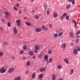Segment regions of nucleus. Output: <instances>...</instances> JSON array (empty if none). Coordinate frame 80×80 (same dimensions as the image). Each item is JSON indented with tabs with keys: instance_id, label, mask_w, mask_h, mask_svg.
I'll list each match as a JSON object with an SVG mask.
<instances>
[{
	"instance_id": "dca6fc26",
	"label": "nucleus",
	"mask_w": 80,
	"mask_h": 80,
	"mask_svg": "<svg viewBox=\"0 0 80 80\" xmlns=\"http://www.w3.org/2000/svg\"><path fill=\"white\" fill-rule=\"evenodd\" d=\"M34 47L36 50H39L40 49V47L38 45L35 46Z\"/></svg>"
},
{
	"instance_id": "f3484780",
	"label": "nucleus",
	"mask_w": 80,
	"mask_h": 80,
	"mask_svg": "<svg viewBox=\"0 0 80 80\" xmlns=\"http://www.w3.org/2000/svg\"><path fill=\"white\" fill-rule=\"evenodd\" d=\"M66 44L65 43H64L62 45V48H66Z\"/></svg>"
},
{
	"instance_id": "5fc2aeb1",
	"label": "nucleus",
	"mask_w": 80,
	"mask_h": 80,
	"mask_svg": "<svg viewBox=\"0 0 80 80\" xmlns=\"http://www.w3.org/2000/svg\"><path fill=\"white\" fill-rule=\"evenodd\" d=\"M42 28H43V29H44L45 28V27L43 26H42Z\"/></svg>"
},
{
	"instance_id": "c85d7f7f",
	"label": "nucleus",
	"mask_w": 80,
	"mask_h": 80,
	"mask_svg": "<svg viewBox=\"0 0 80 80\" xmlns=\"http://www.w3.org/2000/svg\"><path fill=\"white\" fill-rule=\"evenodd\" d=\"M73 73V69H72L70 71V75H72Z\"/></svg>"
},
{
	"instance_id": "7c9ffc66",
	"label": "nucleus",
	"mask_w": 80,
	"mask_h": 80,
	"mask_svg": "<svg viewBox=\"0 0 80 80\" xmlns=\"http://www.w3.org/2000/svg\"><path fill=\"white\" fill-rule=\"evenodd\" d=\"M48 55H45L44 56V58L45 59H48Z\"/></svg>"
},
{
	"instance_id": "4be33fe9",
	"label": "nucleus",
	"mask_w": 80,
	"mask_h": 80,
	"mask_svg": "<svg viewBox=\"0 0 80 80\" xmlns=\"http://www.w3.org/2000/svg\"><path fill=\"white\" fill-rule=\"evenodd\" d=\"M58 37V34L56 33L54 34V38H56Z\"/></svg>"
},
{
	"instance_id": "c756f323",
	"label": "nucleus",
	"mask_w": 80,
	"mask_h": 80,
	"mask_svg": "<svg viewBox=\"0 0 80 80\" xmlns=\"http://www.w3.org/2000/svg\"><path fill=\"white\" fill-rule=\"evenodd\" d=\"M3 56V53L2 52H0V57H2Z\"/></svg>"
},
{
	"instance_id": "72a5a7b5",
	"label": "nucleus",
	"mask_w": 80,
	"mask_h": 80,
	"mask_svg": "<svg viewBox=\"0 0 80 80\" xmlns=\"http://www.w3.org/2000/svg\"><path fill=\"white\" fill-rule=\"evenodd\" d=\"M7 25L9 27H11V24H10V23L9 22H8L7 23Z\"/></svg>"
},
{
	"instance_id": "7ed1b4c3",
	"label": "nucleus",
	"mask_w": 80,
	"mask_h": 80,
	"mask_svg": "<svg viewBox=\"0 0 80 80\" xmlns=\"http://www.w3.org/2000/svg\"><path fill=\"white\" fill-rule=\"evenodd\" d=\"M67 15V13L65 12L60 17V19L61 20H63V18H64Z\"/></svg>"
},
{
	"instance_id": "8fccbe9b",
	"label": "nucleus",
	"mask_w": 80,
	"mask_h": 80,
	"mask_svg": "<svg viewBox=\"0 0 80 80\" xmlns=\"http://www.w3.org/2000/svg\"><path fill=\"white\" fill-rule=\"evenodd\" d=\"M77 50H78V52H79V51H80V48H77Z\"/></svg>"
},
{
	"instance_id": "f8f14e48",
	"label": "nucleus",
	"mask_w": 80,
	"mask_h": 80,
	"mask_svg": "<svg viewBox=\"0 0 80 80\" xmlns=\"http://www.w3.org/2000/svg\"><path fill=\"white\" fill-rule=\"evenodd\" d=\"M21 79V77L20 76H19L16 78H14V80H20Z\"/></svg>"
},
{
	"instance_id": "4d7b16f0",
	"label": "nucleus",
	"mask_w": 80,
	"mask_h": 80,
	"mask_svg": "<svg viewBox=\"0 0 80 80\" xmlns=\"http://www.w3.org/2000/svg\"><path fill=\"white\" fill-rule=\"evenodd\" d=\"M17 6H18V7H19V4L17 3L16 4Z\"/></svg>"
},
{
	"instance_id": "69168bd1",
	"label": "nucleus",
	"mask_w": 80,
	"mask_h": 80,
	"mask_svg": "<svg viewBox=\"0 0 80 80\" xmlns=\"http://www.w3.org/2000/svg\"><path fill=\"white\" fill-rule=\"evenodd\" d=\"M18 2H21V0H17Z\"/></svg>"
},
{
	"instance_id": "6e6d98bb",
	"label": "nucleus",
	"mask_w": 80,
	"mask_h": 80,
	"mask_svg": "<svg viewBox=\"0 0 80 80\" xmlns=\"http://www.w3.org/2000/svg\"><path fill=\"white\" fill-rule=\"evenodd\" d=\"M0 30H1V31H3V29H2V28H0Z\"/></svg>"
},
{
	"instance_id": "49530a36",
	"label": "nucleus",
	"mask_w": 80,
	"mask_h": 80,
	"mask_svg": "<svg viewBox=\"0 0 80 80\" xmlns=\"http://www.w3.org/2000/svg\"><path fill=\"white\" fill-rule=\"evenodd\" d=\"M49 11H48V10L47 11V14L48 15H49Z\"/></svg>"
},
{
	"instance_id": "6ab92c4d",
	"label": "nucleus",
	"mask_w": 80,
	"mask_h": 80,
	"mask_svg": "<svg viewBox=\"0 0 80 80\" xmlns=\"http://www.w3.org/2000/svg\"><path fill=\"white\" fill-rule=\"evenodd\" d=\"M64 61L65 62H66V63H67V64H68V59L67 58H65L64 60Z\"/></svg>"
},
{
	"instance_id": "58836bf2",
	"label": "nucleus",
	"mask_w": 80,
	"mask_h": 80,
	"mask_svg": "<svg viewBox=\"0 0 80 80\" xmlns=\"http://www.w3.org/2000/svg\"><path fill=\"white\" fill-rule=\"evenodd\" d=\"M38 58H40L41 57H42V54H39L38 55Z\"/></svg>"
},
{
	"instance_id": "a19ab883",
	"label": "nucleus",
	"mask_w": 80,
	"mask_h": 80,
	"mask_svg": "<svg viewBox=\"0 0 80 80\" xmlns=\"http://www.w3.org/2000/svg\"><path fill=\"white\" fill-rule=\"evenodd\" d=\"M37 50H38L36 49H34V53H37Z\"/></svg>"
},
{
	"instance_id": "864d4df0",
	"label": "nucleus",
	"mask_w": 80,
	"mask_h": 80,
	"mask_svg": "<svg viewBox=\"0 0 80 80\" xmlns=\"http://www.w3.org/2000/svg\"><path fill=\"white\" fill-rule=\"evenodd\" d=\"M12 60H14V59H15V58L13 56H12Z\"/></svg>"
},
{
	"instance_id": "c9c22d12",
	"label": "nucleus",
	"mask_w": 80,
	"mask_h": 80,
	"mask_svg": "<svg viewBox=\"0 0 80 80\" xmlns=\"http://www.w3.org/2000/svg\"><path fill=\"white\" fill-rule=\"evenodd\" d=\"M66 19L67 20H69V16H66Z\"/></svg>"
},
{
	"instance_id": "9d476101",
	"label": "nucleus",
	"mask_w": 80,
	"mask_h": 80,
	"mask_svg": "<svg viewBox=\"0 0 80 80\" xmlns=\"http://www.w3.org/2000/svg\"><path fill=\"white\" fill-rule=\"evenodd\" d=\"M13 31L15 34L17 33V30L16 28L14 27L13 28Z\"/></svg>"
},
{
	"instance_id": "f704fd0d",
	"label": "nucleus",
	"mask_w": 80,
	"mask_h": 80,
	"mask_svg": "<svg viewBox=\"0 0 80 80\" xmlns=\"http://www.w3.org/2000/svg\"><path fill=\"white\" fill-rule=\"evenodd\" d=\"M27 48V46L25 45L23 46V49L24 50H26Z\"/></svg>"
},
{
	"instance_id": "b1692460",
	"label": "nucleus",
	"mask_w": 80,
	"mask_h": 80,
	"mask_svg": "<svg viewBox=\"0 0 80 80\" xmlns=\"http://www.w3.org/2000/svg\"><path fill=\"white\" fill-rule=\"evenodd\" d=\"M23 53H24V52L23 50H21L19 52L20 55H22V54H23Z\"/></svg>"
},
{
	"instance_id": "052dcab7",
	"label": "nucleus",
	"mask_w": 80,
	"mask_h": 80,
	"mask_svg": "<svg viewBox=\"0 0 80 80\" xmlns=\"http://www.w3.org/2000/svg\"><path fill=\"white\" fill-rule=\"evenodd\" d=\"M35 0H31V2H34Z\"/></svg>"
},
{
	"instance_id": "cd10ccee",
	"label": "nucleus",
	"mask_w": 80,
	"mask_h": 80,
	"mask_svg": "<svg viewBox=\"0 0 80 80\" xmlns=\"http://www.w3.org/2000/svg\"><path fill=\"white\" fill-rule=\"evenodd\" d=\"M3 45H7L8 44V43L7 42H4L3 43Z\"/></svg>"
},
{
	"instance_id": "1a4fd4ad",
	"label": "nucleus",
	"mask_w": 80,
	"mask_h": 80,
	"mask_svg": "<svg viewBox=\"0 0 80 80\" xmlns=\"http://www.w3.org/2000/svg\"><path fill=\"white\" fill-rule=\"evenodd\" d=\"M26 24V25H27L28 26H31L32 25V23L29 22H25Z\"/></svg>"
},
{
	"instance_id": "9b49d317",
	"label": "nucleus",
	"mask_w": 80,
	"mask_h": 80,
	"mask_svg": "<svg viewBox=\"0 0 80 80\" xmlns=\"http://www.w3.org/2000/svg\"><path fill=\"white\" fill-rule=\"evenodd\" d=\"M58 16V14L57 12H54L53 14V17H54V18H57V16Z\"/></svg>"
},
{
	"instance_id": "f03ea898",
	"label": "nucleus",
	"mask_w": 80,
	"mask_h": 80,
	"mask_svg": "<svg viewBox=\"0 0 80 80\" xmlns=\"http://www.w3.org/2000/svg\"><path fill=\"white\" fill-rule=\"evenodd\" d=\"M4 13L5 14V18H8V17L10 16V13L7 11H5Z\"/></svg>"
},
{
	"instance_id": "ddd939ff",
	"label": "nucleus",
	"mask_w": 80,
	"mask_h": 80,
	"mask_svg": "<svg viewBox=\"0 0 80 80\" xmlns=\"http://www.w3.org/2000/svg\"><path fill=\"white\" fill-rule=\"evenodd\" d=\"M29 55L30 56H33V52L32 51H29Z\"/></svg>"
},
{
	"instance_id": "37998d69",
	"label": "nucleus",
	"mask_w": 80,
	"mask_h": 80,
	"mask_svg": "<svg viewBox=\"0 0 80 80\" xmlns=\"http://www.w3.org/2000/svg\"><path fill=\"white\" fill-rule=\"evenodd\" d=\"M73 5H74L75 4V0H72V2Z\"/></svg>"
},
{
	"instance_id": "13d9d810",
	"label": "nucleus",
	"mask_w": 80,
	"mask_h": 80,
	"mask_svg": "<svg viewBox=\"0 0 80 80\" xmlns=\"http://www.w3.org/2000/svg\"><path fill=\"white\" fill-rule=\"evenodd\" d=\"M58 80H63V79H62V78H60Z\"/></svg>"
},
{
	"instance_id": "0eeeda50",
	"label": "nucleus",
	"mask_w": 80,
	"mask_h": 80,
	"mask_svg": "<svg viewBox=\"0 0 80 80\" xmlns=\"http://www.w3.org/2000/svg\"><path fill=\"white\" fill-rule=\"evenodd\" d=\"M72 22H73V23H74L75 27H76L77 24V22H76V20H75V19H73L72 20Z\"/></svg>"
},
{
	"instance_id": "603ef678",
	"label": "nucleus",
	"mask_w": 80,
	"mask_h": 80,
	"mask_svg": "<svg viewBox=\"0 0 80 80\" xmlns=\"http://www.w3.org/2000/svg\"><path fill=\"white\" fill-rule=\"evenodd\" d=\"M29 72L28 71H26V74H28Z\"/></svg>"
},
{
	"instance_id": "20e7f679",
	"label": "nucleus",
	"mask_w": 80,
	"mask_h": 80,
	"mask_svg": "<svg viewBox=\"0 0 80 80\" xmlns=\"http://www.w3.org/2000/svg\"><path fill=\"white\" fill-rule=\"evenodd\" d=\"M20 22H21V21L19 19L16 20V22L17 24V26L20 27Z\"/></svg>"
},
{
	"instance_id": "473e14b6",
	"label": "nucleus",
	"mask_w": 80,
	"mask_h": 80,
	"mask_svg": "<svg viewBox=\"0 0 80 80\" xmlns=\"http://www.w3.org/2000/svg\"><path fill=\"white\" fill-rule=\"evenodd\" d=\"M62 66L59 65L58 66V69H62Z\"/></svg>"
},
{
	"instance_id": "6e6552de",
	"label": "nucleus",
	"mask_w": 80,
	"mask_h": 80,
	"mask_svg": "<svg viewBox=\"0 0 80 80\" xmlns=\"http://www.w3.org/2000/svg\"><path fill=\"white\" fill-rule=\"evenodd\" d=\"M41 30L40 28H37L36 29L35 31L37 32H41Z\"/></svg>"
},
{
	"instance_id": "4c0bfd02",
	"label": "nucleus",
	"mask_w": 80,
	"mask_h": 80,
	"mask_svg": "<svg viewBox=\"0 0 80 80\" xmlns=\"http://www.w3.org/2000/svg\"><path fill=\"white\" fill-rule=\"evenodd\" d=\"M44 61L46 62L47 63H48V59H44Z\"/></svg>"
},
{
	"instance_id": "a878e982",
	"label": "nucleus",
	"mask_w": 80,
	"mask_h": 80,
	"mask_svg": "<svg viewBox=\"0 0 80 80\" xmlns=\"http://www.w3.org/2000/svg\"><path fill=\"white\" fill-rule=\"evenodd\" d=\"M35 77V73H33L32 74V79H33V78H34Z\"/></svg>"
},
{
	"instance_id": "79ce46f5",
	"label": "nucleus",
	"mask_w": 80,
	"mask_h": 80,
	"mask_svg": "<svg viewBox=\"0 0 80 80\" xmlns=\"http://www.w3.org/2000/svg\"><path fill=\"white\" fill-rule=\"evenodd\" d=\"M80 30L78 31V32H77V35H79V34H80Z\"/></svg>"
},
{
	"instance_id": "2eb2a0df",
	"label": "nucleus",
	"mask_w": 80,
	"mask_h": 80,
	"mask_svg": "<svg viewBox=\"0 0 80 80\" xmlns=\"http://www.w3.org/2000/svg\"><path fill=\"white\" fill-rule=\"evenodd\" d=\"M45 68H42L40 69V72H44V71H45Z\"/></svg>"
},
{
	"instance_id": "aec40b11",
	"label": "nucleus",
	"mask_w": 80,
	"mask_h": 80,
	"mask_svg": "<svg viewBox=\"0 0 80 80\" xmlns=\"http://www.w3.org/2000/svg\"><path fill=\"white\" fill-rule=\"evenodd\" d=\"M30 65V62L29 61H28L26 63V65L27 66H29Z\"/></svg>"
},
{
	"instance_id": "09e8293b",
	"label": "nucleus",
	"mask_w": 80,
	"mask_h": 80,
	"mask_svg": "<svg viewBox=\"0 0 80 80\" xmlns=\"http://www.w3.org/2000/svg\"><path fill=\"white\" fill-rule=\"evenodd\" d=\"M22 59L23 60H25L26 59V58H25V57H23L22 58Z\"/></svg>"
},
{
	"instance_id": "e2e57ef3",
	"label": "nucleus",
	"mask_w": 80,
	"mask_h": 80,
	"mask_svg": "<svg viewBox=\"0 0 80 80\" xmlns=\"http://www.w3.org/2000/svg\"><path fill=\"white\" fill-rule=\"evenodd\" d=\"M44 29L45 30H48V29L47 28H45Z\"/></svg>"
},
{
	"instance_id": "a211bd4d",
	"label": "nucleus",
	"mask_w": 80,
	"mask_h": 80,
	"mask_svg": "<svg viewBox=\"0 0 80 80\" xmlns=\"http://www.w3.org/2000/svg\"><path fill=\"white\" fill-rule=\"evenodd\" d=\"M53 60V59L52 58H49L48 60V63H52V60Z\"/></svg>"
},
{
	"instance_id": "39448f33",
	"label": "nucleus",
	"mask_w": 80,
	"mask_h": 80,
	"mask_svg": "<svg viewBox=\"0 0 80 80\" xmlns=\"http://www.w3.org/2000/svg\"><path fill=\"white\" fill-rule=\"evenodd\" d=\"M14 68H11L9 69L8 70V73H12L14 71Z\"/></svg>"
},
{
	"instance_id": "de8ad7c7",
	"label": "nucleus",
	"mask_w": 80,
	"mask_h": 80,
	"mask_svg": "<svg viewBox=\"0 0 80 80\" xmlns=\"http://www.w3.org/2000/svg\"><path fill=\"white\" fill-rule=\"evenodd\" d=\"M49 26L50 27V28H52V25L51 24H49Z\"/></svg>"
},
{
	"instance_id": "5701e85b",
	"label": "nucleus",
	"mask_w": 80,
	"mask_h": 80,
	"mask_svg": "<svg viewBox=\"0 0 80 80\" xmlns=\"http://www.w3.org/2000/svg\"><path fill=\"white\" fill-rule=\"evenodd\" d=\"M69 36H70L71 38H73V33H72V32H70L69 33Z\"/></svg>"
},
{
	"instance_id": "bf43d9fd",
	"label": "nucleus",
	"mask_w": 80,
	"mask_h": 80,
	"mask_svg": "<svg viewBox=\"0 0 80 80\" xmlns=\"http://www.w3.org/2000/svg\"><path fill=\"white\" fill-rule=\"evenodd\" d=\"M72 0H68V2H72Z\"/></svg>"
},
{
	"instance_id": "0e129e2a",
	"label": "nucleus",
	"mask_w": 80,
	"mask_h": 80,
	"mask_svg": "<svg viewBox=\"0 0 80 80\" xmlns=\"http://www.w3.org/2000/svg\"><path fill=\"white\" fill-rule=\"evenodd\" d=\"M24 12H26V10H25V9L23 11Z\"/></svg>"
},
{
	"instance_id": "4468645a",
	"label": "nucleus",
	"mask_w": 80,
	"mask_h": 80,
	"mask_svg": "<svg viewBox=\"0 0 80 80\" xmlns=\"http://www.w3.org/2000/svg\"><path fill=\"white\" fill-rule=\"evenodd\" d=\"M52 80H55L56 79V76L55 74H53L52 75Z\"/></svg>"
},
{
	"instance_id": "3c124183",
	"label": "nucleus",
	"mask_w": 80,
	"mask_h": 80,
	"mask_svg": "<svg viewBox=\"0 0 80 80\" xmlns=\"http://www.w3.org/2000/svg\"><path fill=\"white\" fill-rule=\"evenodd\" d=\"M19 14H21L22 13V11L20 10L19 12Z\"/></svg>"
},
{
	"instance_id": "412c9836",
	"label": "nucleus",
	"mask_w": 80,
	"mask_h": 80,
	"mask_svg": "<svg viewBox=\"0 0 80 80\" xmlns=\"http://www.w3.org/2000/svg\"><path fill=\"white\" fill-rule=\"evenodd\" d=\"M42 77H43V74H41L39 75L38 78H40V79H41L42 78Z\"/></svg>"
},
{
	"instance_id": "2f4dec72",
	"label": "nucleus",
	"mask_w": 80,
	"mask_h": 80,
	"mask_svg": "<svg viewBox=\"0 0 80 80\" xmlns=\"http://www.w3.org/2000/svg\"><path fill=\"white\" fill-rule=\"evenodd\" d=\"M62 35H63L62 32H60V33H58V36L59 37H61V36H62Z\"/></svg>"
},
{
	"instance_id": "c03bdc74",
	"label": "nucleus",
	"mask_w": 80,
	"mask_h": 80,
	"mask_svg": "<svg viewBox=\"0 0 80 80\" xmlns=\"http://www.w3.org/2000/svg\"><path fill=\"white\" fill-rule=\"evenodd\" d=\"M76 40V43H78L79 42V39H77Z\"/></svg>"
},
{
	"instance_id": "a18cd8bd",
	"label": "nucleus",
	"mask_w": 80,
	"mask_h": 80,
	"mask_svg": "<svg viewBox=\"0 0 80 80\" xmlns=\"http://www.w3.org/2000/svg\"><path fill=\"white\" fill-rule=\"evenodd\" d=\"M1 21L3 23L4 22V20L3 19H1Z\"/></svg>"
},
{
	"instance_id": "393cba45",
	"label": "nucleus",
	"mask_w": 80,
	"mask_h": 80,
	"mask_svg": "<svg viewBox=\"0 0 80 80\" xmlns=\"http://www.w3.org/2000/svg\"><path fill=\"white\" fill-rule=\"evenodd\" d=\"M71 6V4H69L68 5H67V6L66 7V8L67 9H69L70 8V6Z\"/></svg>"
},
{
	"instance_id": "bb28decb",
	"label": "nucleus",
	"mask_w": 80,
	"mask_h": 80,
	"mask_svg": "<svg viewBox=\"0 0 80 80\" xmlns=\"http://www.w3.org/2000/svg\"><path fill=\"white\" fill-rule=\"evenodd\" d=\"M34 18L36 19H38L39 18V17L37 16V15H36L34 16Z\"/></svg>"
},
{
	"instance_id": "338daca9",
	"label": "nucleus",
	"mask_w": 80,
	"mask_h": 80,
	"mask_svg": "<svg viewBox=\"0 0 80 80\" xmlns=\"http://www.w3.org/2000/svg\"><path fill=\"white\" fill-rule=\"evenodd\" d=\"M77 38H79V37L77 36Z\"/></svg>"
},
{
	"instance_id": "423d86ee",
	"label": "nucleus",
	"mask_w": 80,
	"mask_h": 80,
	"mask_svg": "<svg viewBox=\"0 0 80 80\" xmlns=\"http://www.w3.org/2000/svg\"><path fill=\"white\" fill-rule=\"evenodd\" d=\"M78 53V52L77 50L76 49H74L73 51V54L75 55H77V54Z\"/></svg>"
},
{
	"instance_id": "e433bc0d",
	"label": "nucleus",
	"mask_w": 80,
	"mask_h": 80,
	"mask_svg": "<svg viewBox=\"0 0 80 80\" xmlns=\"http://www.w3.org/2000/svg\"><path fill=\"white\" fill-rule=\"evenodd\" d=\"M52 53V52L50 50H49L48 52V54H51Z\"/></svg>"
},
{
	"instance_id": "774afa93",
	"label": "nucleus",
	"mask_w": 80,
	"mask_h": 80,
	"mask_svg": "<svg viewBox=\"0 0 80 80\" xmlns=\"http://www.w3.org/2000/svg\"><path fill=\"white\" fill-rule=\"evenodd\" d=\"M71 45H73V43H71Z\"/></svg>"
},
{
	"instance_id": "ea45409f",
	"label": "nucleus",
	"mask_w": 80,
	"mask_h": 80,
	"mask_svg": "<svg viewBox=\"0 0 80 80\" xmlns=\"http://www.w3.org/2000/svg\"><path fill=\"white\" fill-rule=\"evenodd\" d=\"M13 9L14 10H15V11H17V10H18V9L15 7H14L13 8Z\"/></svg>"
},
{
	"instance_id": "680f3d73",
	"label": "nucleus",
	"mask_w": 80,
	"mask_h": 80,
	"mask_svg": "<svg viewBox=\"0 0 80 80\" xmlns=\"http://www.w3.org/2000/svg\"><path fill=\"white\" fill-rule=\"evenodd\" d=\"M33 59H35V56H33Z\"/></svg>"
},
{
	"instance_id": "f257e3e1",
	"label": "nucleus",
	"mask_w": 80,
	"mask_h": 80,
	"mask_svg": "<svg viewBox=\"0 0 80 80\" xmlns=\"http://www.w3.org/2000/svg\"><path fill=\"white\" fill-rule=\"evenodd\" d=\"M4 68L2 67L1 68H0V73H4L6 72V69H4Z\"/></svg>"
}]
</instances>
